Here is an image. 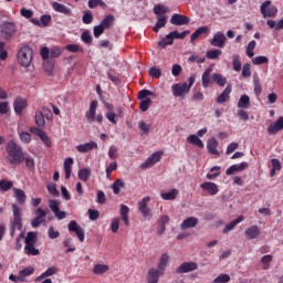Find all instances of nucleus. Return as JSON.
<instances>
[{
	"label": "nucleus",
	"mask_w": 283,
	"mask_h": 283,
	"mask_svg": "<svg viewBox=\"0 0 283 283\" xmlns=\"http://www.w3.org/2000/svg\"><path fill=\"white\" fill-rule=\"evenodd\" d=\"M6 151L8 154L7 159L9 165H21V163L25 160L23 148H21V146H19L14 140L7 143Z\"/></svg>",
	"instance_id": "nucleus-1"
},
{
	"label": "nucleus",
	"mask_w": 283,
	"mask_h": 283,
	"mask_svg": "<svg viewBox=\"0 0 283 283\" xmlns=\"http://www.w3.org/2000/svg\"><path fill=\"white\" fill-rule=\"evenodd\" d=\"M189 83H176L171 86L172 96L175 98H185L189 92H191V87H193V83H196V76L191 75L189 77Z\"/></svg>",
	"instance_id": "nucleus-2"
},
{
	"label": "nucleus",
	"mask_w": 283,
	"mask_h": 283,
	"mask_svg": "<svg viewBox=\"0 0 283 283\" xmlns=\"http://www.w3.org/2000/svg\"><path fill=\"white\" fill-rule=\"evenodd\" d=\"M13 219L11 220L10 226V235L14 237V231H22L23 229V213L21 212V208L17 205L12 206Z\"/></svg>",
	"instance_id": "nucleus-3"
},
{
	"label": "nucleus",
	"mask_w": 283,
	"mask_h": 283,
	"mask_svg": "<svg viewBox=\"0 0 283 283\" xmlns=\"http://www.w3.org/2000/svg\"><path fill=\"white\" fill-rule=\"evenodd\" d=\"M34 51H32V48L24 45L18 51V63L22 65V67H30Z\"/></svg>",
	"instance_id": "nucleus-4"
},
{
	"label": "nucleus",
	"mask_w": 283,
	"mask_h": 283,
	"mask_svg": "<svg viewBox=\"0 0 283 283\" xmlns=\"http://www.w3.org/2000/svg\"><path fill=\"white\" fill-rule=\"evenodd\" d=\"M261 14L264 19L274 18L277 15V7L273 6L271 0H266L260 8Z\"/></svg>",
	"instance_id": "nucleus-5"
},
{
	"label": "nucleus",
	"mask_w": 283,
	"mask_h": 283,
	"mask_svg": "<svg viewBox=\"0 0 283 283\" xmlns=\"http://www.w3.org/2000/svg\"><path fill=\"white\" fill-rule=\"evenodd\" d=\"M17 33V27L12 22H4L0 28V34L2 39L9 41Z\"/></svg>",
	"instance_id": "nucleus-6"
},
{
	"label": "nucleus",
	"mask_w": 283,
	"mask_h": 283,
	"mask_svg": "<svg viewBox=\"0 0 283 283\" xmlns=\"http://www.w3.org/2000/svg\"><path fill=\"white\" fill-rule=\"evenodd\" d=\"M69 231L71 233H76L80 242H85V230L78 226V223L74 220L69 223Z\"/></svg>",
	"instance_id": "nucleus-7"
},
{
	"label": "nucleus",
	"mask_w": 283,
	"mask_h": 283,
	"mask_svg": "<svg viewBox=\"0 0 283 283\" xmlns=\"http://www.w3.org/2000/svg\"><path fill=\"white\" fill-rule=\"evenodd\" d=\"M149 200H151V198L147 196L138 202V211L143 214L144 218L151 217V208L147 207V205H149Z\"/></svg>",
	"instance_id": "nucleus-8"
},
{
	"label": "nucleus",
	"mask_w": 283,
	"mask_h": 283,
	"mask_svg": "<svg viewBox=\"0 0 283 283\" xmlns=\"http://www.w3.org/2000/svg\"><path fill=\"white\" fill-rule=\"evenodd\" d=\"M160 158H163V153L156 151L151 156H149L145 163L140 165L142 169H149V167H154L156 163H160Z\"/></svg>",
	"instance_id": "nucleus-9"
},
{
	"label": "nucleus",
	"mask_w": 283,
	"mask_h": 283,
	"mask_svg": "<svg viewBox=\"0 0 283 283\" xmlns=\"http://www.w3.org/2000/svg\"><path fill=\"white\" fill-rule=\"evenodd\" d=\"M192 271H198V264L196 262H184L177 268L176 273H192Z\"/></svg>",
	"instance_id": "nucleus-10"
},
{
	"label": "nucleus",
	"mask_w": 283,
	"mask_h": 283,
	"mask_svg": "<svg viewBox=\"0 0 283 283\" xmlns=\"http://www.w3.org/2000/svg\"><path fill=\"white\" fill-rule=\"evenodd\" d=\"M224 43H227V35L220 31L214 33L212 40L210 41V44L213 45V48H224Z\"/></svg>",
	"instance_id": "nucleus-11"
},
{
	"label": "nucleus",
	"mask_w": 283,
	"mask_h": 283,
	"mask_svg": "<svg viewBox=\"0 0 283 283\" xmlns=\"http://www.w3.org/2000/svg\"><path fill=\"white\" fill-rule=\"evenodd\" d=\"M191 20L187 15L180 13H174L170 18V23L172 25H188Z\"/></svg>",
	"instance_id": "nucleus-12"
},
{
	"label": "nucleus",
	"mask_w": 283,
	"mask_h": 283,
	"mask_svg": "<svg viewBox=\"0 0 283 283\" xmlns=\"http://www.w3.org/2000/svg\"><path fill=\"white\" fill-rule=\"evenodd\" d=\"M200 189L207 191L209 196H218V191H220L218 185L211 181H205L200 184Z\"/></svg>",
	"instance_id": "nucleus-13"
},
{
	"label": "nucleus",
	"mask_w": 283,
	"mask_h": 283,
	"mask_svg": "<svg viewBox=\"0 0 283 283\" xmlns=\"http://www.w3.org/2000/svg\"><path fill=\"white\" fill-rule=\"evenodd\" d=\"M13 107H14L15 114L21 116L23 114V109L28 107V101L21 96H18L13 102Z\"/></svg>",
	"instance_id": "nucleus-14"
},
{
	"label": "nucleus",
	"mask_w": 283,
	"mask_h": 283,
	"mask_svg": "<svg viewBox=\"0 0 283 283\" xmlns=\"http://www.w3.org/2000/svg\"><path fill=\"white\" fill-rule=\"evenodd\" d=\"M282 130H283V117H279L276 122L270 124L268 127V134H270V136H275L277 132H282Z\"/></svg>",
	"instance_id": "nucleus-15"
},
{
	"label": "nucleus",
	"mask_w": 283,
	"mask_h": 283,
	"mask_svg": "<svg viewBox=\"0 0 283 283\" xmlns=\"http://www.w3.org/2000/svg\"><path fill=\"white\" fill-rule=\"evenodd\" d=\"M98 107V101H92L90 104L88 112L86 113L87 123H94L96 120V109Z\"/></svg>",
	"instance_id": "nucleus-16"
},
{
	"label": "nucleus",
	"mask_w": 283,
	"mask_h": 283,
	"mask_svg": "<svg viewBox=\"0 0 283 283\" xmlns=\"http://www.w3.org/2000/svg\"><path fill=\"white\" fill-rule=\"evenodd\" d=\"M262 235V230L258 226H251L245 230V238L248 240H255Z\"/></svg>",
	"instance_id": "nucleus-17"
},
{
	"label": "nucleus",
	"mask_w": 283,
	"mask_h": 283,
	"mask_svg": "<svg viewBox=\"0 0 283 283\" xmlns=\"http://www.w3.org/2000/svg\"><path fill=\"white\" fill-rule=\"evenodd\" d=\"M160 275H164V273L160 270L151 268L147 273V282L158 283V280H160Z\"/></svg>",
	"instance_id": "nucleus-18"
},
{
	"label": "nucleus",
	"mask_w": 283,
	"mask_h": 283,
	"mask_svg": "<svg viewBox=\"0 0 283 283\" xmlns=\"http://www.w3.org/2000/svg\"><path fill=\"white\" fill-rule=\"evenodd\" d=\"M76 149L80 154H87V151H92V149H98V144H96V142L80 144L76 146Z\"/></svg>",
	"instance_id": "nucleus-19"
},
{
	"label": "nucleus",
	"mask_w": 283,
	"mask_h": 283,
	"mask_svg": "<svg viewBox=\"0 0 283 283\" xmlns=\"http://www.w3.org/2000/svg\"><path fill=\"white\" fill-rule=\"evenodd\" d=\"M231 92L232 86L231 84H228L223 92L217 97V103H219V105H222V103H227V101L231 98Z\"/></svg>",
	"instance_id": "nucleus-20"
},
{
	"label": "nucleus",
	"mask_w": 283,
	"mask_h": 283,
	"mask_svg": "<svg viewBox=\"0 0 283 283\" xmlns=\"http://www.w3.org/2000/svg\"><path fill=\"white\" fill-rule=\"evenodd\" d=\"M244 169H249V163H247V161H243L240 165L230 166L226 170V174H227V176H233V174H235V171H244Z\"/></svg>",
	"instance_id": "nucleus-21"
},
{
	"label": "nucleus",
	"mask_w": 283,
	"mask_h": 283,
	"mask_svg": "<svg viewBox=\"0 0 283 283\" xmlns=\"http://www.w3.org/2000/svg\"><path fill=\"white\" fill-rule=\"evenodd\" d=\"M52 8L55 12H60V14H65V17H70V14H72V9L60 2H53Z\"/></svg>",
	"instance_id": "nucleus-22"
},
{
	"label": "nucleus",
	"mask_w": 283,
	"mask_h": 283,
	"mask_svg": "<svg viewBox=\"0 0 283 283\" xmlns=\"http://www.w3.org/2000/svg\"><path fill=\"white\" fill-rule=\"evenodd\" d=\"M201 83L202 87L205 88L209 87L210 85H213V78H211V67L207 69L202 73Z\"/></svg>",
	"instance_id": "nucleus-23"
},
{
	"label": "nucleus",
	"mask_w": 283,
	"mask_h": 283,
	"mask_svg": "<svg viewBox=\"0 0 283 283\" xmlns=\"http://www.w3.org/2000/svg\"><path fill=\"white\" fill-rule=\"evenodd\" d=\"M36 232H28L24 242L25 247L24 249H34V244H36Z\"/></svg>",
	"instance_id": "nucleus-24"
},
{
	"label": "nucleus",
	"mask_w": 283,
	"mask_h": 283,
	"mask_svg": "<svg viewBox=\"0 0 283 283\" xmlns=\"http://www.w3.org/2000/svg\"><path fill=\"white\" fill-rule=\"evenodd\" d=\"M207 149L212 156H220V151H218V139H209L207 144Z\"/></svg>",
	"instance_id": "nucleus-25"
},
{
	"label": "nucleus",
	"mask_w": 283,
	"mask_h": 283,
	"mask_svg": "<svg viewBox=\"0 0 283 283\" xmlns=\"http://www.w3.org/2000/svg\"><path fill=\"white\" fill-rule=\"evenodd\" d=\"M198 226V218L196 217H189L186 220L182 221L180 224V229H193V227Z\"/></svg>",
	"instance_id": "nucleus-26"
},
{
	"label": "nucleus",
	"mask_w": 283,
	"mask_h": 283,
	"mask_svg": "<svg viewBox=\"0 0 283 283\" xmlns=\"http://www.w3.org/2000/svg\"><path fill=\"white\" fill-rule=\"evenodd\" d=\"M32 274H34V266L24 268L19 272L18 282H25V277H30Z\"/></svg>",
	"instance_id": "nucleus-27"
},
{
	"label": "nucleus",
	"mask_w": 283,
	"mask_h": 283,
	"mask_svg": "<svg viewBox=\"0 0 283 283\" xmlns=\"http://www.w3.org/2000/svg\"><path fill=\"white\" fill-rule=\"evenodd\" d=\"M72 165H74V159L72 157H67L64 160V171L66 180H70V178L72 177Z\"/></svg>",
	"instance_id": "nucleus-28"
},
{
	"label": "nucleus",
	"mask_w": 283,
	"mask_h": 283,
	"mask_svg": "<svg viewBox=\"0 0 283 283\" xmlns=\"http://www.w3.org/2000/svg\"><path fill=\"white\" fill-rule=\"evenodd\" d=\"M107 271H109V265L97 263L93 266L92 272L94 275H105Z\"/></svg>",
	"instance_id": "nucleus-29"
},
{
	"label": "nucleus",
	"mask_w": 283,
	"mask_h": 283,
	"mask_svg": "<svg viewBox=\"0 0 283 283\" xmlns=\"http://www.w3.org/2000/svg\"><path fill=\"white\" fill-rule=\"evenodd\" d=\"M13 196L19 205H25V191L20 188H13Z\"/></svg>",
	"instance_id": "nucleus-30"
},
{
	"label": "nucleus",
	"mask_w": 283,
	"mask_h": 283,
	"mask_svg": "<svg viewBox=\"0 0 283 283\" xmlns=\"http://www.w3.org/2000/svg\"><path fill=\"white\" fill-rule=\"evenodd\" d=\"M240 222H244V216H240L235 220L228 223L226 226V228L223 229V233H229V231H233L235 229V227H238V224H240Z\"/></svg>",
	"instance_id": "nucleus-31"
},
{
	"label": "nucleus",
	"mask_w": 283,
	"mask_h": 283,
	"mask_svg": "<svg viewBox=\"0 0 283 283\" xmlns=\"http://www.w3.org/2000/svg\"><path fill=\"white\" fill-rule=\"evenodd\" d=\"M212 83H217L219 87H224L227 85V77L220 73H213L211 75Z\"/></svg>",
	"instance_id": "nucleus-32"
},
{
	"label": "nucleus",
	"mask_w": 283,
	"mask_h": 283,
	"mask_svg": "<svg viewBox=\"0 0 283 283\" xmlns=\"http://www.w3.org/2000/svg\"><path fill=\"white\" fill-rule=\"evenodd\" d=\"M187 143L190 145H196V147H199L200 149H205V143H202V139L198 138V135L188 136Z\"/></svg>",
	"instance_id": "nucleus-33"
},
{
	"label": "nucleus",
	"mask_w": 283,
	"mask_h": 283,
	"mask_svg": "<svg viewBox=\"0 0 283 283\" xmlns=\"http://www.w3.org/2000/svg\"><path fill=\"white\" fill-rule=\"evenodd\" d=\"M165 25H167V15L157 17V22L153 28V32H160V29L165 28Z\"/></svg>",
	"instance_id": "nucleus-34"
},
{
	"label": "nucleus",
	"mask_w": 283,
	"mask_h": 283,
	"mask_svg": "<svg viewBox=\"0 0 283 283\" xmlns=\"http://www.w3.org/2000/svg\"><path fill=\"white\" fill-rule=\"evenodd\" d=\"M201 34H209V27H201L197 29L190 36L191 43L200 38Z\"/></svg>",
	"instance_id": "nucleus-35"
},
{
	"label": "nucleus",
	"mask_w": 283,
	"mask_h": 283,
	"mask_svg": "<svg viewBox=\"0 0 283 283\" xmlns=\"http://www.w3.org/2000/svg\"><path fill=\"white\" fill-rule=\"evenodd\" d=\"M154 14L157 17H163V14L169 13V7L165 4H156L153 9Z\"/></svg>",
	"instance_id": "nucleus-36"
},
{
	"label": "nucleus",
	"mask_w": 283,
	"mask_h": 283,
	"mask_svg": "<svg viewBox=\"0 0 283 283\" xmlns=\"http://www.w3.org/2000/svg\"><path fill=\"white\" fill-rule=\"evenodd\" d=\"M91 176H92V170H90V168H82L77 172V178H80V180H82L83 182H87Z\"/></svg>",
	"instance_id": "nucleus-37"
},
{
	"label": "nucleus",
	"mask_w": 283,
	"mask_h": 283,
	"mask_svg": "<svg viewBox=\"0 0 283 283\" xmlns=\"http://www.w3.org/2000/svg\"><path fill=\"white\" fill-rule=\"evenodd\" d=\"M178 193H180L178 189L174 188L168 192H161L160 196L163 200H176V198H178Z\"/></svg>",
	"instance_id": "nucleus-38"
},
{
	"label": "nucleus",
	"mask_w": 283,
	"mask_h": 283,
	"mask_svg": "<svg viewBox=\"0 0 283 283\" xmlns=\"http://www.w3.org/2000/svg\"><path fill=\"white\" fill-rule=\"evenodd\" d=\"M167 264H169V254L164 253L159 260L158 269L161 273H165V269H167Z\"/></svg>",
	"instance_id": "nucleus-39"
},
{
	"label": "nucleus",
	"mask_w": 283,
	"mask_h": 283,
	"mask_svg": "<svg viewBox=\"0 0 283 283\" xmlns=\"http://www.w3.org/2000/svg\"><path fill=\"white\" fill-rule=\"evenodd\" d=\"M52 275H56V268H49L45 272L35 279V282H41V280H45V277H52Z\"/></svg>",
	"instance_id": "nucleus-40"
},
{
	"label": "nucleus",
	"mask_w": 283,
	"mask_h": 283,
	"mask_svg": "<svg viewBox=\"0 0 283 283\" xmlns=\"http://www.w3.org/2000/svg\"><path fill=\"white\" fill-rule=\"evenodd\" d=\"M159 48H165L166 45H174V33H168L165 39L158 42Z\"/></svg>",
	"instance_id": "nucleus-41"
},
{
	"label": "nucleus",
	"mask_w": 283,
	"mask_h": 283,
	"mask_svg": "<svg viewBox=\"0 0 283 283\" xmlns=\"http://www.w3.org/2000/svg\"><path fill=\"white\" fill-rule=\"evenodd\" d=\"M104 30H109L114 25V15H107L99 23Z\"/></svg>",
	"instance_id": "nucleus-42"
},
{
	"label": "nucleus",
	"mask_w": 283,
	"mask_h": 283,
	"mask_svg": "<svg viewBox=\"0 0 283 283\" xmlns=\"http://www.w3.org/2000/svg\"><path fill=\"white\" fill-rule=\"evenodd\" d=\"M120 188H125V181H123V179H116L112 185V189L115 196H118V193H120Z\"/></svg>",
	"instance_id": "nucleus-43"
},
{
	"label": "nucleus",
	"mask_w": 283,
	"mask_h": 283,
	"mask_svg": "<svg viewBox=\"0 0 283 283\" xmlns=\"http://www.w3.org/2000/svg\"><path fill=\"white\" fill-rule=\"evenodd\" d=\"M18 134L21 143L24 145H30V143H32V135H30V133L18 130Z\"/></svg>",
	"instance_id": "nucleus-44"
},
{
	"label": "nucleus",
	"mask_w": 283,
	"mask_h": 283,
	"mask_svg": "<svg viewBox=\"0 0 283 283\" xmlns=\"http://www.w3.org/2000/svg\"><path fill=\"white\" fill-rule=\"evenodd\" d=\"M221 55H222V50H220V49L209 50L206 53V57L210 59L212 61H214L216 59H218Z\"/></svg>",
	"instance_id": "nucleus-45"
},
{
	"label": "nucleus",
	"mask_w": 283,
	"mask_h": 283,
	"mask_svg": "<svg viewBox=\"0 0 283 283\" xmlns=\"http://www.w3.org/2000/svg\"><path fill=\"white\" fill-rule=\"evenodd\" d=\"M12 187H14V182L7 179L0 180V191H10Z\"/></svg>",
	"instance_id": "nucleus-46"
},
{
	"label": "nucleus",
	"mask_w": 283,
	"mask_h": 283,
	"mask_svg": "<svg viewBox=\"0 0 283 283\" xmlns=\"http://www.w3.org/2000/svg\"><path fill=\"white\" fill-rule=\"evenodd\" d=\"M35 124L38 125V127H45V117L43 116V112H35Z\"/></svg>",
	"instance_id": "nucleus-47"
},
{
	"label": "nucleus",
	"mask_w": 283,
	"mask_h": 283,
	"mask_svg": "<svg viewBox=\"0 0 283 283\" xmlns=\"http://www.w3.org/2000/svg\"><path fill=\"white\" fill-rule=\"evenodd\" d=\"M250 104H251V99L249 98V95H243L239 99L238 107H241L242 109H247Z\"/></svg>",
	"instance_id": "nucleus-48"
},
{
	"label": "nucleus",
	"mask_w": 283,
	"mask_h": 283,
	"mask_svg": "<svg viewBox=\"0 0 283 283\" xmlns=\"http://www.w3.org/2000/svg\"><path fill=\"white\" fill-rule=\"evenodd\" d=\"M255 45H256V42L254 40H252L248 43L245 52H247V56H249V59H253V56H255V53L253 52L255 50Z\"/></svg>",
	"instance_id": "nucleus-49"
},
{
	"label": "nucleus",
	"mask_w": 283,
	"mask_h": 283,
	"mask_svg": "<svg viewBox=\"0 0 283 283\" xmlns=\"http://www.w3.org/2000/svg\"><path fill=\"white\" fill-rule=\"evenodd\" d=\"M232 65L234 72H240V70H242V62L240 61V55L235 54L232 56Z\"/></svg>",
	"instance_id": "nucleus-50"
},
{
	"label": "nucleus",
	"mask_w": 283,
	"mask_h": 283,
	"mask_svg": "<svg viewBox=\"0 0 283 283\" xmlns=\"http://www.w3.org/2000/svg\"><path fill=\"white\" fill-rule=\"evenodd\" d=\"M149 107H151V98L147 97L146 99H140L139 109L142 112H147Z\"/></svg>",
	"instance_id": "nucleus-51"
},
{
	"label": "nucleus",
	"mask_w": 283,
	"mask_h": 283,
	"mask_svg": "<svg viewBox=\"0 0 283 283\" xmlns=\"http://www.w3.org/2000/svg\"><path fill=\"white\" fill-rule=\"evenodd\" d=\"M149 76L153 78H160L163 76V71L159 67L153 66L148 71Z\"/></svg>",
	"instance_id": "nucleus-52"
},
{
	"label": "nucleus",
	"mask_w": 283,
	"mask_h": 283,
	"mask_svg": "<svg viewBox=\"0 0 283 283\" xmlns=\"http://www.w3.org/2000/svg\"><path fill=\"white\" fill-rule=\"evenodd\" d=\"M148 96H154V92L144 88L138 92L137 98L138 101H145Z\"/></svg>",
	"instance_id": "nucleus-53"
},
{
	"label": "nucleus",
	"mask_w": 283,
	"mask_h": 283,
	"mask_svg": "<svg viewBox=\"0 0 283 283\" xmlns=\"http://www.w3.org/2000/svg\"><path fill=\"white\" fill-rule=\"evenodd\" d=\"M227 282H231V276H229V274H220L212 281V283H227Z\"/></svg>",
	"instance_id": "nucleus-54"
},
{
	"label": "nucleus",
	"mask_w": 283,
	"mask_h": 283,
	"mask_svg": "<svg viewBox=\"0 0 283 283\" xmlns=\"http://www.w3.org/2000/svg\"><path fill=\"white\" fill-rule=\"evenodd\" d=\"M39 138H40V140H42V143L45 145V147H52V140L50 139L48 134L44 133V130L41 133V135H39Z\"/></svg>",
	"instance_id": "nucleus-55"
},
{
	"label": "nucleus",
	"mask_w": 283,
	"mask_h": 283,
	"mask_svg": "<svg viewBox=\"0 0 283 283\" xmlns=\"http://www.w3.org/2000/svg\"><path fill=\"white\" fill-rule=\"evenodd\" d=\"M82 21L83 23H85V25H90V23L94 21V15H92V11H85Z\"/></svg>",
	"instance_id": "nucleus-56"
},
{
	"label": "nucleus",
	"mask_w": 283,
	"mask_h": 283,
	"mask_svg": "<svg viewBox=\"0 0 283 283\" xmlns=\"http://www.w3.org/2000/svg\"><path fill=\"white\" fill-rule=\"evenodd\" d=\"M81 39L86 45H92V41H94V39H92V35L90 34V31H84L81 35Z\"/></svg>",
	"instance_id": "nucleus-57"
},
{
	"label": "nucleus",
	"mask_w": 283,
	"mask_h": 283,
	"mask_svg": "<svg viewBox=\"0 0 283 283\" xmlns=\"http://www.w3.org/2000/svg\"><path fill=\"white\" fill-rule=\"evenodd\" d=\"M253 65H263L264 63H269V57L264 55L256 56L252 60Z\"/></svg>",
	"instance_id": "nucleus-58"
},
{
	"label": "nucleus",
	"mask_w": 283,
	"mask_h": 283,
	"mask_svg": "<svg viewBox=\"0 0 283 283\" xmlns=\"http://www.w3.org/2000/svg\"><path fill=\"white\" fill-rule=\"evenodd\" d=\"M49 207H50L51 211H53V213H54L55 211H59V209H61L60 208L61 201L51 199V200H49Z\"/></svg>",
	"instance_id": "nucleus-59"
},
{
	"label": "nucleus",
	"mask_w": 283,
	"mask_h": 283,
	"mask_svg": "<svg viewBox=\"0 0 283 283\" xmlns=\"http://www.w3.org/2000/svg\"><path fill=\"white\" fill-rule=\"evenodd\" d=\"M118 227H120V219L119 218H114L111 222L112 233H117L118 232Z\"/></svg>",
	"instance_id": "nucleus-60"
},
{
	"label": "nucleus",
	"mask_w": 283,
	"mask_h": 283,
	"mask_svg": "<svg viewBox=\"0 0 283 283\" xmlns=\"http://www.w3.org/2000/svg\"><path fill=\"white\" fill-rule=\"evenodd\" d=\"M273 260V256L271 254H266L262 256L261 262L263 264L264 271L269 270V263H271Z\"/></svg>",
	"instance_id": "nucleus-61"
},
{
	"label": "nucleus",
	"mask_w": 283,
	"mask_h": 283,
	"mask_svg": "<svg viewBox=\"0 0 283 283\" xmlns=\"http://www.w3.org/2000/svg\"><path fill=\"white\" fill-rule=\"evenodd\" d=\"M65 50H67V52H73V53L83 52V48H81V45L78 44H67L65 46Z\"/></svg>",
	"instance_id": "nucleus-62"
},
{
	"label": "nucleus",
	"mask_w": 283,
	"mask_h": 283,
	"mask_svg": "<svg viewBox=\"0 0 283 283\" xmlns=\"http://www.w3.org/2000/svg\"><path fill=\"white\" fill-rule=\"evenodd\" d=\"M105 32V29L102 24L94 27L93 34L95 39H98L103 33Z\"/></svg>",
	"instance_id": "nucleus-63"
},
{
	"label": "nucleus",
	"mask_w": 283,
	"mask_h": 283,
	"mask_svg": "<svg viewBox=\"0 0 283 283\" xmlns=\"http://www.w3.org/2000/svg\"><path fill=\"white\" fill-rule=\"evenodd\" d=\"M60 54H62V51L59 46L51 48V50H50L51 59H59Z\"/></svg>",
	"instance_id": "nucleus-64"
}]
</instances>
